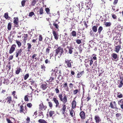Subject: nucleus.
Listing matches in <instances>:
<instances>
[{
    "label": "nucleus",
    "instance_id": "864d4df0",
    "mask_svg": "<svg viewBox=\"0 0 123 123\" xmlns=\"http://www.w3.org/2000/svg\"><path fill=\"white\" fill-rule=\"evenodd\" d=\"M58 86L57 87V88L55 89V93L57 94H60V90L58 88Z\"/></svg>",
    "mask_w": 123,
    "mask_h": 123
},
{
    "label": "nucleus",
    "instance_id": "4c0bfd02",
    "mask_svg": "<svg viewBox=\"0 0 123 123\" xmlns=\"http://www.w3.org/2000/svg\"><path fill=\"white\" fill-rule=\"evenodd\" d=\"M44 41L46 44H49V43L50 39L48 37H46L45 38Z\"/></svg>",
    "mask_w": 123,
    "mask_h": 123
},
{
    "label": "nucleus",
    "instance_id": "39448f33",
    "mask_svg": "<svg viewBox=\"0 0 123 123\" xmlns=\"http://www.w3.org/2000/svg\"><path fill=\"white\" fill-rule=\"evenodd\" d=\"M63 49L60 46L58 47L57 49L53 52V53H55V57L57 56L59 53L60 55H61L63 53Z\"/></svg>",
    "mask_w": 123,
    "mask_h": 123
},
{
    "label": "nucleus",
    "instance_id": "58836bf2",
    "mask_svg": "<svg viewBox=\"0 0 123 123\" xmlns=\"http://www.w3.org/2000/svg\"><path fill=\"white\" fill-rule=\"evenodd\" d=\"M31 58L33 60L34 59L35 60H37L38 59V58L37 56V55L36 54H34L33 55L31 56Z\"/></svg>",
    "mask_w": 123,
    "mask_h": 123
},
{
    "label": "nucleus",
    "instance_id": "4d7b16f0",
    "mask_svg": "<svg viewBox=\"0 0 123 123\" xmlns=\"http://www.w3.org/2000/svg\"><path fill=\"white\" fill-rule=\"evenodd\" d=\"M39 41H42L43 39V37L42 35H40L39 37Z\"/></svg>",
    "mask_w": 123,
    "mask_h": 123
},
{
    "label": "nucleus",
    "instance_id": "7ed1b4c3",
    "mask_svg": "<svg viewBox=\"0 0 123 123\" xmlns=\"http://www.w3.org/2000/svg\"><path fill=\"white\" fill-rule=\"evenodd\" d=\"M6 100L5 101L8 104H9L10 106L13 107L14 106V104L15 103V101L12 100V97L11 96H9L7 97L6 98Z\"/></svg>",
    "mask_w": 123,
    "mask_h": 123
},
{
    "label": "nucleus",
    "instance_id": "c756f323",
    "mask_svg": "<svg viewBox=\"0 0 123 123\" xmlns=\"http://www.w3.org/2000/svg\"><path fill=\"white\" fill-rule=\"evenodd\" d=\"M98 26L97 25L93 26L92 27V30L94 32H96L97 31Z\"/></svg>",
    "mask_w": 123,
    "mask_h": 123
},
{
    "label": "nucleus",
    "instance_id": "72a5a7b5",
    "mask_svg": "<svg viewBox=\"0 0 123 123\" xmlns=\"http://www.w3.org/2000/svg\"><path fill=\"white\" fill-rule=\"evenodd\" d=\"M43 10L42 8L41 7L38 11V14L40 15L42 14L43 13Z\"/></svg>",
    "mask_w": 123,
    "mask_h": 123
},
{
    "label": "nucleus",
    "instance_id": "e433bc0d",
    "mask_svg": "<svg viewBox=\"0 0 123 123\" xmlns=\"http://www.w3.org/2000/svg\"><path fill=\"white\" fill-rule=\"evenodd\" d=\"M27 45L28 47L27 48V50L28 51H30V49L32 46L30 43H28L27 44Z\"/></svg>",
    "mask_w": 123,
    "mask_h": 123
},
{
    "label": "nucleus",
    "instance_id": "9d476101",
    "mask_svg": "<svg viewBox=\"0 0 123 123\" xmlns=\"http://www.w3.org/2000/svg\"><path fill=\"white\" fill-rule=\"evenodd\" d=\"M16 46V45L14 44H12L9 50V54H11L14 51Z\"/></svg>",
    "mask_w": 123,
    "mask_h": 123
},
{
    "label": "nucleus",
    "instance_id": "a19ab883",
    "mask_svg": "<svg viewBox=\"0 0 123 123\" xmlns=\"http://www.w3.org/2000/svg\"><path fill=\"white\" fill-rule=\"evenodd\" d=\"M21 70V69L20 67L18 68L15 71L16 74H18L20 72Z\"/></svg>",
    "mask_w": 123,
    "mask_h": 123
},
{
    "label": "nucleus",
    "instance_id": "774afa93",
    "mask_svg": "<svg viewBox=\"0 0 123 123\" xmlns=\"http://www.w3.org/2000/svg\"><path fill=\"white\" fill-rule=\"evenodd\" d=\"M83 23L84 25L86 26V28H87L88 27V26L87 25L86 22L85 21H84L83 22Z\"/></svg>",
    "mask_w": 123,
    "mask_h": 123
},
{
    "label": "nucleus",
    "instance_id": "473e14b6",
    "mask_svg": "<svg viewBox=\"0 0 123 123\" xmlns=\"http://www.w3.org/2000/svg\"><path fill=\"white\" fill-rule=\"evenodd\" d=\"M4 17L6 19L9 20L11 19V17L8 16V13L7 12L4 14Z\"/></svg>",
    "mask_w": 123,
    "mask_h": 123
},
{
    "label": "nucleus",
    "instance_id": "13d9d810",
    "mask_svg": "<svg viewBox=\"0 0 123 123\" xmlns=\"http://www.w3.org/2000/svg\"><path fill=\"white\" fill-rule=\"evenodd\" d=\"M29 74H26L24 76V79L26 80L27 78L29 77Z\"/></svg>",
    "mask_w": 123,
    "mask_h": 123
},
{
    "label": "nucleus",
    "instance_id": "c03bdc74",
    "mask_svg": "<svg viewBox=\"0 0 123 123\" xmlns=\"http://www.w3.org/2000/svg\"><path fill=\"white\" fill-rule=\"evenodd\" d=\"M15 42L18 45V47H20L21 45V42L17 40H16Z\"/></svg>",
    "mask_w": 123,
    "mask_h": 123
},
{
    "label": "nucleus",
    "instance_id": "aec40b11",
    "mask_svg": "<svg viewBox=\"0 0 123 123\" xmlns=\"http://www.w3.org/2000/svg\"><path fill=\"white\" fill-rule=\"evenodd\" d=\"M54 77H50L49 79L47 81L50 84H53L54 82Z\"/></svg>",
    "mask_w": 123,
    "mask_h": 123
},
{
    "label": "nucleus",
    "instance_id": "69168bd1",
    "mask_svg": "<svg viewBox=\"0 0 123 123\" xmlns=\"http://www.w3.org/2000/svg\"><path fill=\"white\" fill-rule=\"evenodd\" d=\"M112 18L114 19H116L117 18V16L114 14H111Z\"/></svg>",
    "mask_w": 123,
    "mask_h": 123
},
{
    "label": "nucleus",
    "instance_id": "9b49d317",
    "mask_svg": "<svg viewBox=\"0 0 123 123\" xmlns=\"http://www.w3.org/2000/svg\"><path fill=\"white\" fill-rule=\"evenodd\" d=\"M47 83L45 82L42 83L40 85V88L42 90H44L46 89L48 87Z\"/></svg>",
    "mask_w": 123,
    "mask_h": 123
},
{
    "label": "nucleus",
    "instance_id": "2eb2a0df",
    "mask_svg": "<svg viewBox=\"0 0 123 123\" xmlns=\"http://www.w3.org/2000/svg\"><path fill=\"white\" fill-rule=\"evenodd\" d=\"M52 32L53 35L54 36L55 39L56 40H57L58 38L59 35L54 30H52Z\"/></svg>",
    "mask_w": 123,
    "mask_h": 123
},
{
    "label": "nucleus",
    "instance_id": "7c9ffc66",
    "mask_svg": "<svg viewBox=\"0 0 123 123\" xmlns=\"http://www.w3.org/2000/svg\"><path fill=\"white\" fill-rule=\"evenodd\" d=\"M63 87L65 88V90L67 91H69V89L68 85L67 83H66L64 84Z\"/></svg>",
    "mask_w": 123,
    "mask_h": 123
},
{
    "label": "nucleus",
    "instance_id": "0e129e2a",
    "mask_svg": "<svg viewBox=\"0 0 123 123\" xmlns=\"http://www.w3.org/2000/svg\"><path fill=\"white\" fill-rule=\"evenodd\" d=\"M76 42L78 44H79L81 43V41L80 39H77L76 40Z\"/></svg>",
    "mask_w": 123,
    "mask_h": 123
},
{
    "label": "nucleus",
    "instance_id": "f257e3e1",
    "mask_svg": "<svg viewBox=\"0 0 123 123\" xmlns=\"http://www.w3.org/2000/svg\"><path fill=\"white\" fill-rule=\"evenodd\" d=\"M58 97L59 100L62 102L63 104H65L68 101L67 95L65 93H60L58 94Z\"/></svg>",
    "mask_w": 123,
    "mask_h": 123
},
{
    "label": "nucleus",
    "instance_id": "1a4fd4ad",
    "mask_svg": "<svg viewBox=\"0 0 123 123\" xmlns=\"http://www.w3.org/2000/svg\"><path fill=\"white\" fill-rule=\"evenodd\" d=\"M79 115L82 120L85 119L86 118V113L83 111H80V113Z\"/></svg>",
    "mask_w": 123,
    "mask_h": 123
},
{
    "label": "nucleus",
    "instance_id": "37998d69",
    "mask_svg": "<svg viewBox=\"0 0 123 123\" xmlns=\"http://www.w3.org/2000/svg\"><path fill=\"white\" fill-rule=\"evenodd\" d=\"M80 90L78 89H75L73 91V93L74 95H75L77 93L80 92Z\"/></svg>",
    "mask_w": 123,
    "mask_h": 123
},
{
    "label": "nucleus",
    "instance_id": "c9c22d12",
    "mask_svg": "<svg viewBox=\"0 0 123 123\" xmlns=\"http://www.w3.org/2000/svg\"><path fill=\"white\" fill-rule=\"evenodd\" d=\"M12 26V23H11L10 22L8 24L7 27L8 31H10L11 30Z\"/></svg>",
    "mask_w": 123,
    "mask_h": 123
},
{
    "label": "nucleus",
    "instance_id": "c85d7f7f",
    "mask_svg": "<svg viewBox=\"0 0 123 123\" xmlns=\"http://www.w3.org/2000/svg\"><path fill=\"white\" fill-rule=\"evenodd\" d=\"M117 83L119 84L118 86L119 88H121L122 87L123 85V81L122 80H118Z\"/></svg>",
    "mask_w": 123,
    "mask_h": 123
},
{
    "label": "nucleus",
    "instance_id": "e2e57ef3",
    "mask_svg": "<svg viewBox=\"0 0 123 123\" xmlns=\"http://www.w3.org/2000/svg\"><path fill=\"white\" fill-rule=\"evenodd\" d=\"M36 0H33L32 2L31 5L32 6H33L35 5L36 3Z\"/></svg>",
    "mask_w": 123,
    "mask_h": 123
},
{
    "label": "nucleus",
    "instance_id": "2f4dec72",
    "mask_svg": "<svg viewBox=\"0 0 123 123\" xmlns=\"http://www.w3.org/2000/svg\"><path fill=\"white\" fill-rule=\"evenodd\" d=\"M84 73V71H81L80 72L78 73L77 74V78H80L82 75Z\"/></svg>",
    "mask_w": 123,
    "mask_h": 123
},
{
    "label": "nucleus",
    "instance_id": "f704fd0d",
    "mask_svg": "<svg viewBox=\"0 0 123 123\" xmlns=\"http://www.w3.org/2000/svg\"><path fill=\"white\" fill-rule=\"evenodd\" d=\"M67 48L68 49L69 53L70 54H72L73 52L72 49L73 48L71 47L67 46Z\"/></svg>",
    "mask_w": 123,
    "mask_h": 123
},
{
    "label": "nucleus",
    "instance_id": "6e6d98bb",
    "mask_svg": "<svg viewBox=\"0 0 123 123\" xmlns=\"http://www.w3.org/2000/svg\"><path fill=\"white\" fill-rule=\"evenodd\" d=\"M48 104L49 107L51 108L53 107V104L51 102H48Z\"/></svg>",
    "mask_w": 123,
    "mask_h": 123
},
{
    "label": "nucleus",
    "instance_id": "ea45409f",
    "mask_svg": "<svg viewBox=\"0 0 123 123\" xmlns=\"http://www.w3.org/2000/svg\"><path fill=\"white\" fill-rule=\"evenodd\" d=\"M111 56L114 59H116L117 57V55L116 54L113 53L112 54Z\"/></svg>",
    "mask_w": 123,
    "mask_h": 123
},
{
    "label": "nucleus",
    "instance_id": "423d86ee",
    "mask_svg": "<svg viewBox=\"0 0 123 123\" xmlns=\"http://www.w3.org/2000/svg\"><path fill=\"white\" fill-rule=\"evenodd\" d=\"M71 60H69L65 59L64 63L65 66L66 68H71L72 65L71 63H72V62H71Z\"/></svg>",
    "mask_w": 123,
    "mask_h": 123
},
{
    "label": "nucleus",
    "instance_id": "5701e85b",
    "mask_svg": "<svg viewBox=\"0 0 123 123\" xmlns=\"http://www.w3.org/2000/svg\"><path fill=\"white\" fill-rule=\"evenodd\" d=\"M115 116L116 117V118L118 120H121L122 118V117L121 114L119 113L116 114Z\"/></svg>",
    "mask_w": 123,
    "mask_h": 123
},
{
    "label": "nucleus",
    "instance_id": "5fc2aeb1",
    "mask_svg": "<svg viewBox=\"0 0 123 123\" xmlns=\"http://www.w3.org/2000/svg\"><path fill=\"white\" fill-rule=\"evenodd\" d=\"M26 2V1L25 0H23L22 1L21 4L23 7H24L25 5V3Z\"/></svg>",
    "mask_w": 123,
    "mask_h": 123
},
{
    "label": "nucleus",
    "instance_id": "b1692460",
    "mask_svg": "<svg viewBox=\"0 0 123 123\" xmlns=\"http://www.w3.org/2000/svg\"><path fill=\"white\" fill-rule=\"evenodd\" d=\"M73 109H71L69 111L70 115L72 117L74 116L75 115V113Z\"/></svg>",
    "mask_w": 123,
    "mask_h": 123
},
{
    "label": "nucleus",
    "instance_id": "393cba45",
    "mask_svg": "<svg viewBox=\"0 0 123 123\" xmlns=\"http://www.w3.org/2000/svg\"><path fill=\"white\" fill-rule=\"evenodd\" d=\"M13 19L14 21L13 23L14 25H18L19 22L18 18V17H14Z\"/></svg>",
    "mask_w": 123,
    "mask_h": 123
},
{
    "label": "nucleus",
    "instance_id": "0eeeda50",
    "mask_svg": "<svg viewBox=\"0 0 123 123\" xmlns=\"http://www.w3.org/2000/svg\"><path fill=\"white\" fill-rule=\"evenodd\" d=\"M109 107H111L112 109H117V104L116 102L114 101L110 102V105H109Z\"/></svg>",
    "mask_w": 123,
    "mask_h": 123
},
{
    "label": "nucleus",
    "instance_id": "603ef678",
    "mask_svg": "<svg viewBox=\"0 0 123 123\" xmlns=\"http://www.w3.org/2000/svg\"><path fill=\"white\" fill-rule=\"evenodd\" d=\"M45 66L44 64H43L41 65V68L43 71H45Z\"/></svg>",
    "mask_w": 123,
    "mask_h": 123
},
{
    "label": "nucleus",
    "instance_id": "052dcab7",
    "mask_svg": "<svg viewBox=\"0 0 123 123\" xmlns=\"http://www.w3.org/2000/svg\"><path fill=\"white\" fill-rule=\"evenodd\" d=\"M32 105V104L30 103H28L26 105L29 108H31Z\"/></svg>",
    "mask_w": 123,
    "mask_h": 123
},
{
    "label": "nucleus",
    "instance_id": "09e8293b",
    "mask_svg": "<svg viewBox=\"0 0 123 123\" xmlns=\"http://www.w3.org/2000/svg\"><path fill=\"white\" fill-rule=\"evenodd\" d=\"M49 113L50 117H51L53 116V115L54 114L55 112L54 111H50L49 112Z\"/></svg>",
    "mask_w": 123,
    "mask_h": 123
},
{
    "label": "nucleus",
    "instance_id": "412c9836",
    "mask_svg": "<svg viewBox=\"0 0 123 123\" xmlns=\"http://www.w3.org/2000/svg\"><path fill=\"white\" fill-rule=\"evenodd\" d=\"M24 107L23 105H21L19 107V112L20 113H23L25 114L27 113L26 112H24Z\"/></svg>",
    "mask_w": 123,
    "mask_h": 123
},
{
    "label": "nucleus",
    "instance_id": "ddd939ff",
    "mask_svg": "<svg viewBox=\"0 0 123 123\" xmlns=\"http://www.w3.org/2000/svg\"><path fill=\"white\" fill-rule=\"evenodd\" d=\"M66 106L65 104H63L62 105V107L61 109V111H62V114L64 115L65 114L66 112Z\"/></svg>",
    "mask_w": 123,
    "mask_h": 123
},
{
    "label": "nucleus",
    "instance_id": "3c124183",
    "mask_svg": "<svg viewBox=\"0 0 123 123\" xmlns=\"http://www.w3.org/2000/svg\"><path fill=\"white\" fill-rule=\"evenodd\" d=\"M45 10L46 12V13L48 14H49L50 13V10L48 8H45Z\"/></svg>",
    "mask_w": 123,
    "mask_h": 123
},
{
    "label": "nucleus",
    "instance_id": "338daca9",
    "mask_svg": "<svg viewBox=\"0 0 123 123\" xmlns=\"http://www.w3.org/2000/svg\"><path fill=\"white\" fill-rule=\"evenodd\" d=\"M26 122L28 123H29L30 121V119L29 117H27V118L26 119Z\"/></svg>",
    "mask_w": 123,
    "mask_h": 123
},
{
    "label": "nucleus",
    "instance_id": "dca6fc26",
    "mask_svg": "<svg viewBox=\"0 0 123 123\" xmlns=\"http://www.w3.org/2000/svg\"><path fill=\"white\" fill-rule=\"evenodd\" d=\"M94 119L96 123H99L101 121V120L100 117L97 116H95Z\"/></svg>",
    "mask_w": 123,
    "mask_h": 123
},
{
    "label": "nucleus",
    "instance_id": "f3484780",
    "mask_svg": "<svg viewBox=\"0 0 123 123\" xmlns=\"http://www.w3.org/2000/svg\"><path fill=\"white\" fill-rule=\"evenodd\" d=\"M59 23H60V22H59L58 24H57L56 22H54L53 24L54 27V28L55 29V30H57V31H58L59 30V26L58 24Z\"/></svg>",
    "mask_w": 123,
    "mask_h": 123
},
{
    "label": "nucleus",
    "instance_id": "a211bd4d",
    "mask_svg": "<svg viewBox=\"0 0 123 123\" xmlns=\"http://www.w3.org/2000/svg\"><path fill=\"white\" fill-rule=\"evenodd\" d=\"M118 103L120 106L121 108L123 110V99L119 100L118 101Z\"/></svg>",
    "mask_w": 123,
    "mask_h": 123
},
{
    "label": "nucleus",
    "instance_id": "680f3d73",
    "mask_svg": "<svg viewBox=\"0 0 123 123\" xmlns=\"http://www.w3.org/2000/svg\"><path fill=\"white\" fill-rule=\"evenodd\" d=\"M49 48H51L50 47H48V48L46 49V52L47 54H49V52L50 49Z\"/></svg>",
    "mask_w": 123,
    "mask_h": 123
},
{
    "label": "nucleus",
    "instance_id": "4468645a",
    "mask_svg": "<svg viewBox=\"0 0 123 123\" xmlns=\"http://www.w3.org/2000/svg\"><path fill=\"white\" fill-rule=\"evenodd\" d=\"M77 103L75 100V98L74 99L72 103H71V109H74L76 107Z\"/></svg>",
    "mask_w": 123,
    "mask_h": 123
},
{
    "label": "nucleus",
    "instance_id": "bb28decb",
    "mask_svg": "<svg viewBox=\"0 0 123 123\" xmlns=\"http://www.w3.org/2000/svg\"><path fill=\"white\" fill-rule=\"evenodd\" d=\"M32 93V92L31 93L28 95H26L24 97V100L25 101H29L28 97L32 98V96L31 95V94Z\"/></svg>",
    "mask_w": 123,
    "mask_h": 123
},
{
    "label": "nucleus",
    "instance_id": "20e7f679",
    "mask_svg": "<svg viewBox=\"0 0 123 123\" xmlns=\"http://www.w3.org/2000/svg\"><path fill=\"white\" fill-rule=\"evenodd\" d=\"M29 80V83L32 86H30V87L32 90V92L34 90V89L37 87V85L35 81L32 79L31 78Z\"/></svg>",
    "mask_w": 123,
    "mask_h": 123
},
{
    "label": "nucleus",
    "instance_id": "a878e982",
    "mask_svg": "<svg viewBox=\"0 0 123 123\" xmlns=\"http://www.w3.org/2000/svg\"><path fill=\"white\" fill-rule=\"evenodd\" d=\"M115 94L117 95V97L119 98H121L123 97V94L120 92H117L116 93H115Z\"/></svg>",
    "mask_w": 123,
    "mask_h": 123
},
{
    "label": "nucleus",
    "instance_id": "4be33fe9",
    "mask_svg": "<svg viewBox=\"0 0 123 123\" xmlns=\"http://www.w3.org/2000/svg\"><path fill=\"white\" fill-rule=\"evenodd\" d=\"M57 72V70L56 71H52L51 72V77H55V79L56 78L57 75V74L58 73Z\"/></svg>",
    "mask_w": 123,
    "mask_h": 123
},
{
    "label": "nucleus",
    "instance_id": "de8ad7c7",
    "mask_svg": "<svg viewBox=\"0 0 123 123\" xmlns=\"http://www.w3.org/2000/svg\"><path fill=\"white\" fill-rule=\"evenodd\" d=\"M71 35L73 37H75L76 36V32L75 31H73L71 33Z\"/></svg>",
    "mask_w": 123,
    "mask_h": 123
},
{
    "label": "nucleus",
    "instance_id": "a18cd8bd",
    "mask_svg": "<svg viewBox=\"0 0 123 123\" xmlns=\"http://www.w3.org/2000/svg\"><path fill=\"white\" fill-rule=\"evenodd\" d=\"M16 92L15 91H13L12 92V94L13 95L14 98L16 99H17V96L15 94Z\"/></svg>",
    "mask_w": 123,
    "mask_h": 123
},
{
    "label": "nucleus",
    "instance_id": "bf43d9fd",
    "mask_svg": "<svg viewBox=\"0 0 123 123\" xmlns=\"http://www.w3.org/2000/svg\"><path fill=\"white\" fill-rule=\"evenodd\" d=\"M94 31L92 30L90 31L89 34L91 36H94Z\"/></svg>",
    "mask_w": 123,
    "mask_h": 123
},
{
    "label": "nucleus",
    "instance_id": "6e6552de",
    "mask_svg": "<svg viewBox=\"0 0 123 123\" xmlns=\"http://www.w3.org/2000/svg\"><path fill=\"white\" fill-rule=\"evenodd\" d=\"M23 49L21 48L17 49L15 52V56L17 58L19 55L21 56L22 53V51Z\"/></svg>",
    "mask_w": 123,
    "mask_h": 123
},
{
    "label": "nucleus",
    "instance_id": "f8f14e48",
    "mask_svg": "<svg viewBox=\"0 0 123 123\" xmlns=\"http://www.w3.org/2000/svg\"><path fill=\"white\" fill-rule=\"evenodd\" d=\"M56 104L55 107H59L60 103L59 100L56 97H54L52 100Z\"/></svg>",
    "mask_w": 123,
    "mask_h": 123
},
{
    "label": "nucleus",
    "instance_id": "79ce46f5",
    "mask_svg": "<svg viewBox=\"0 0 123 123\" xmlns=\"http://www.w3.org/2000/svg\"><path fill=\"white\" fill-rule=\"evenodd\" d=\"M38 122L39 123H47L45 120L43 119H40L39 120Z\"/></svg>",
    "mask_w": 123,
    "mask_h": 123
},
{
    "label": "nucleus",
    "instance_id": "6ab92c4d",
    "mask_svg": "<svg viewBox=\"0 0 123 123\" xmlns=\"http://www.w3.org/2000/svg\"><path fill=\"white\" fill-rule=\"evenodd\" d=\"M114 46H115V51L117 53H118L120 49L121 48V45L116 46L114 45Z\"/></svg>",
    "mask_w": 123,
    "mask_h": 123
},
{
    "label": "nucleus",
    "instance_id": "49530a36",
    "mask_svg": "<svg viewBox=\"0 0 123 123\" xmlns=\"http://www.w3.org/2000/svg\"><path fill=\"white\" fill-rule=\"evenodd\" d=\"M111 25V23L110 22H105V25L106 27L110 26Z\"/></svg>",
    "mask_w": 123,
    "mask_h": 123
},
{
    "label": "nucleus",
    "instance_id": "8fccbe9b",
    "mask_svg": "<svg viewBox=\"0 0 123 123\" xmlns=\"http://www.w3.org/2000/svg\"><path fill=\"white\" fill-rule=\"evenodd\" d=\"M103 30V27L101 26H100L98 29V33L100 34Z\"/></svg>",
    "mask_w": 123,
    "mask_h": 123
},
{
    "label": "nucleus",
    "instance_id": "cd10ccee",
    "mask_svg": "<svg viewBox=\"0 0 123 123\" xmlns=\"http://www.w3.org/2000/svg\"><path fill=\"white\" fill-rule=\"evenodd\" d=\"M58 72V76L57 78V79L58 80H61L62 79V75H61V70H57Z\"/></svg>",
    "mask_w": 123,
    "mask_h": 123
},
{
    "label": "nucleus",
    "instance_id": "f03ea898",
    "mask_svg": "<svg viewBox=\"0 0 123 123\" xmlns=\"http://www.w3.org/2000/svg\"><path fill=\"white\" fill-rule=\"evenodd\" d=\"M46 108V106H45L43 103L40 105L39 113L41 115L43 116H44V114L45 113V110Z\"/></svg>",
    "mask_w": 123,
    "mask_h": 123
}]
</instances>
